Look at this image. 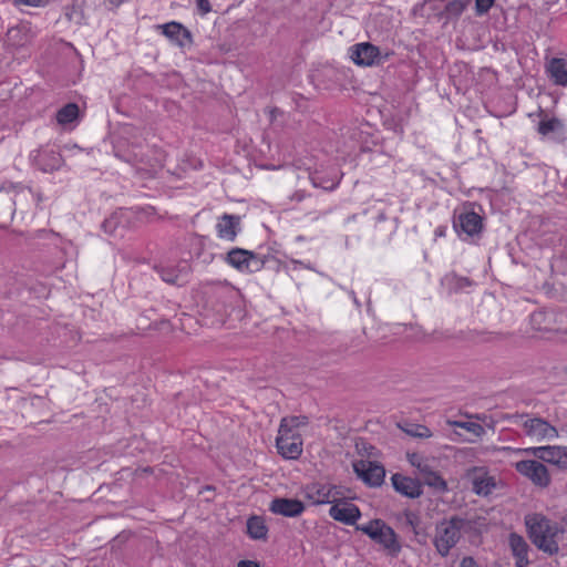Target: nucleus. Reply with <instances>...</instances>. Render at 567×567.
<instances>
[{
	"instance_id": "f257e3e1",
	"label": "nucleus",
	"mask_w": 567,
	"mask_h": 567,
	"mask_svg": "<svg viewBox=\"0 0 567 567\" xmlns=\"http://www.w3.org/2000/svg\"><path fill=\"white\" fill-rule=\"evenodd\" d=\"M526 526L535 546L549 555L558 553L559 547L556 538L560 530L556 524L543 515L533 514L526 517Z\"/></svg>"
},
{
	"instance_id": "f03ea898",
	"label": "nucleus",
	"mask_w": 567,
	"mask_h": 567,
	"mask_svg": "<svg viewBox=\"0 0 567 567\" xmlns=\"http://www.w3.org/2000/svg\"><path fill=\"white\" fill-rule=\"evenodd\" d=\"M464 524L462 518L452 517L436 525L434 545L442 556H446L460 540Z\"/></svg>"
},
{
	"instance_id": "7ed1b4c3",
	"label": "nucleus",
	"mask_w": 567,
	"mask_h": 567,
	"mask_svg": "<svg viewBox=\"0 0 567 567\" xmlns=\"http://www.w3.org/2000/svg\"><path fill=\"white\" fill-rule=\"evenodd\" d=\"M359 529L374 542L381 544L392 555H396L401 550L396 534L383 522L379 519L371 520L367 525L360 526Z\"/></svg>"
},
{
	"instance_id": "20e7f679",
	"label": "nucleus",
	"mask_w": 567,
	"mask_h": 567,
	"mask_svg": "<svg viewBox=\"0 0 567 567\" xmlns=\"http://www.w3.org/2000/svg\"><path fill=\"white\" fill-rule=\"evenodd\" d=\"M408 461L415 467L421 475L423 483L440 492L447 489V484L443 477L435 471L433 463L419 453H408Z\"/></svg>"
},
{
	"instance_id": "39448f33",
	"label": "nucleus",
	"mask_w": 567,
	"mask_h": 567,
	"mask_svg": "<svg viewBox=\"0 0 567 567\" xmlns=\"http://www.w3.org/2000/svg\"><path fill=\"white\" fill-rule=\"evenodd\" d=\"M464 477L471 483L472 491L478 496H488L497 486L496 477L485 466L466 470Z\"/></svg>"
},
{
	"instance_id": "423d86ee",
	"label": "nucleus",
	"mask_w": 567,
	"mask_h": 567,
	"mask_svg": "<svg viewBox=\"0 0 567 567\" xmlns=\"http://www.w3.org/2000/svg\"><path fill=\"white\" fill-rule=\"evenodd\" d=\"M353 471L370 487H379L384 482L385 468L378 462L369 460L355 461L353 462Z\"/></svg>"
},
{
	"instance_id": "0eeeda50",
	"label": "nucleus",
	"mask_w": 567,
	"mask_h": 567,
	"mask_svg": "<svg viewBox=\"0 0 567 567\" xmlns=\"http://www.w3.org/2000/svg\"><path fill=\"white\" fill-rule=\"evenodd\" d=\"M516 471L530 480L535 485L546 487L550 483V476L546 466L535 460H525L515 463Z\"/></svg>"
},
{
	"instance_id": "6e6552de",
	"label": "nucleus",
	"mask_w": 567,
	"mask_h": 567,
	"mask_svg": "<svg viewBox=\"0 0 567 567\" xmlns=\"http://www.w3.org/2000/svg\"><path fill=\"white\" fill-rule=\"evenodd\" d=\"M227 261L240 271H258L261 269L264 261L252 251L234 248L227 254Z\"/></svg>"
},
{
	"instance_id": "1a4fd4ad",
	"label": "nucleus",
	"mask_w": 567,
	"mask_h": 567,
	"mask_svg": "<svg viewBox=\"0 0 567 567\" xmlns=\"http://www.w3.org/2000/svg\"><path fill=\"white\" fill-rule=\"evenodd\" d=\"M279 454L285 458L296 460L302 453V440L299 433L280 432L276 439Z\"/></svg>"
},
{
	"instance_id": "9d476101",
	"label": "nucleus",
	"mask_w": 567,
	"mask_h": 567,
	"mask_svg": "<svg viewBox=\"0 0 567 567\" xmlns=\"http://www.w3.org/2000/svg\"><path fill=\"white\" fill-rule=\"evenodd\" d=\"M308 496L316 504H334L343 498L341 487L330 484H312L308 488Z\"/></svg>"
},
{
	"instance_id": "9b49d317",
	"label": "nucleus",
	"mask_w": 567,
	"mask_h": 567,
	"mask_svg": "<svg viewBox=\"0 0 567 567\" xmlns=\"http://www.w3.org/2000/svg\"><path fill=\"white\" fill-rule=\"evenodd\" d=\"M329 515L338 522L347 525H353L360 518V511L358 506L343 498L337 501L329 509Z\"/></svg>"
},
{
	"instance_id": "f8f14e48",
	"label": "nucleus",
	"mask_w": 567,
	"mask_h": 567,
	"mask_svg": "<svg viewBox=\"0 0 567 567\" xmlns=\"http://www.w3.org/2000/svg\"><path fill=\"white\" fill-rule=\"evenodd\" d=\"M523 429L526 435L536 440H551L557 437V430L539 417L526 419L523 422Z\"/></svg>"
},
{
	"instance_id": "ddd939ff",
	"label": "nucleus",
	"mask_w": 567,
	"mask_h": 567,
	"mask_svg": "<svg viewBox=\"0 0 567 567\" xmlns=\"http://www.w3.org/2000/svg\"><path fill=\"white\" fill-rule=\"evenodd\" d=\"M158 28L162 29V33L166 38H168L179 48H185L193 44V35L190 31L179 22L172 21L165 24H161Z\"/></svg>"
},
{
	"instance_id": "4468645a",
	"label": "nucleus",
	"mask_w": 567,
	"mask_h": 567,
	"mask_svg": "<svg viewBox=\"0 0 567 567\" xmlns=\"http://www.w3.org/2000/svg\"><path fill=\"white\" fill-rule=\"evenodd\" d=\"M380 50L369 42H362L351 48V59L357 65L371 66L379 62Z\"/></svg>"
},
{
	"instance_id": "2eb2a0df",
	"label": "nucleus",
	"mask_w": 567,
	"mask_h": 567,
	"mask_svg": "<svg viewBox=\"0 0 567 567\" xmlns=\"http://www.w3.org/2000/svg\"><path fill=\"white\" fill-rule=\"evenodd\" d=\"M305 505L296 498L277 497L269 505V511L285 517H298L305 512Z\"/></svg>"
},
{
	"instance_id": "dca6fc26",
	"label": "nucleus",
	"mask_w": 567,
	"mask_h": 567,
	"mask_svg": "<svg viewBox=\"0 0 567 567\" xmlns=\"http://www.w3.org/2000/svg\"><path fill=\"white\" fill-rule=\"evenodd\" d=\"M525 453H530L537 458L555 464L561 468L565 466V457L567 454V449L561 446H540V447H529L524 450Z\"/></svg>"
},
{
	"instance_id": "f3484780",
	"label": "nucleus",
	"mask_w": 567,
	"mask_h": 567,
	"mask_svg": "<svg viewBox=\"0 0 567 567\" xmlns=\"http://www.w3.org/2000/svg\"><path fill=\"white\" fill-rule=\"evenodd\" d=\"M393 488L409 498H417L422 495V486L417 480L395 473L391 477Z\"/></svg>"
},
{
	"instance_id": "a211bd4d",
	"label": "nucleus",
	"mask_w": 567,
	"mask_h": 567,
	"mask_svg": "<svg viewBox=\"0 0 567 567\" xmlns=\"http://www.w3.org/2000/svg\"><path fill=\"white\" fill-rule=\"evenodd\" d=\"M546 72L554 84L567 86V59L551 58L547 62Z\"/></svg>"
},
{
	"instance_id": "6ab92c4d",
	"label": "nucleus",
	"mask_w": 567,
	"mask_h": 567,
	"mask_svg": "<svg viewBox=\"0 0 567 567\" xmlns=\"http://www.w3.org/2000/svg\"><path fill=\"white\" fill-rule=\"evenodd\" d=\"M509 546L516 558L517 567H526L528 565L527 550L528 545L524 538L517 534H511Z\"/></svg>"
},
{
	"instance_id": "aec40b11",
	"label": "nucleus",
	"mask_w": 567,
	"mask_h": 567,
	"mask_svg": "<svg viewBox=\"0 0 567 567\" xmlns=\"http://www.w3.org/2000/svg\"><path fill=\"white\" fill-rule=\"evenodd\" d=\"M239 217L225 214L217 223V233L220 238L234 240L237 235Z\"/></svg>"
},
{
	"instance_id": "412c9836",
	"label": "nucleus",
	"mask_w": 567,
	"mask_h": 567,
	"mask_svg": "<svg viewBox=\"0 0 567 567\" xmlns=\"http://www.w3.org/2000/svg\"><path fill=\"white\" fill-rule=\"evenodd\" d=\"M461 229L470 236H473L482 229V218L474 212L463 213L458 216Z\"/></svg>"
},
{
	"instance_id": "4be33fe9",
	"label": "nucleus",
	"mask_w": 567,
	"mask_h": 567,
	"mask_svg": "<svg viewBox=\"0 0 567 567\" xmlns=\"http://www.w3.org/2000/svg\"><path fill=\"white\" fill-rule=\"evenodd\" d=\"M247 533L252 539H266L268 528L260 516H252L247 520Z\"/></svg>"
},
{
	"instance_id": "5701e85b",
	"label": "nucleus",
	"mask_w": 567,
	"mask_h": 567,
	"mask_svg": "<svg viewBox=\"0 0 567 567\" xmlns=\"http://www.w3.org/2000/svg\"><path fill=\"white\" fill-rule=\"evenodd\" d=\"M79 105L75 103H68L61 107L55 115L56 122L60 125H66L74 122L79 117Z\"/></svg>"
},
{
	"instance_id": "b1692460",
	"label": "nucleus",
	"mask_w": 567,
	"mask_h": 567,
	"mask_svg": "<svg viewBox=\"0 0 567 567\" xmlns=\"http://www.w3.org/2000/svg\"><path fill=\"white\" fill-rule=\"evenodd\" d=\"M537 131L544 136L549 133H561L564 131V123L557 117H548L545 115L539 121Z\"/></svg>"
},
{
	"instance_id": "393cba45",
	"label": "nucleus",
	"mask_w": 567,
	"mask_h": 567,
	"mask_svg": "<svg viewBox=\"0 0 567 567\" xmlns=\"http://www.w3.org/2000/svg\"><path fill=\"white\" fill-rule=\"evenodd\" d=\"M307 424L308 417L305 415L287 416L281 420L279 430L280 432L298 433L297 430Z\"/></svg>"
},
{
	"instance_id": "a878e982",
	"label": "nucleus",
	"mask_w": 567,
	"mask_h": 567,
	"mask_svg": "<svg viewBox=\"0 0 567 567\" xmlns=\"http://www.w3.org/2000/svg\"><path fill=\"white\" fill-rule=\"evenodd\" d=\"M470 0H449L444 8V13L449 18H458L466 9Z\"/></svg>"
},
{
	"instance_id": "bb28decb",
	"label": "nucleus",
	"mask_w": 567,
	"mask_h": 567,
	"mask_svg": "<svg viewBox=\"0 0 567 567\" xmlns=\"http://www.w3.org/2000/svg\"><path fill=\"white\" fill-rule=\"evenodd\" d=\"M450 424L453 426L464 429L477 437L482 436L485 433L484 427L480 423H476V422L453 421V422H450Z\"/></svg>"
},
{
	"instance_id": "cd10ccee",
	"label": "nucleus",
	"mask_w": 567,
	"mask_h": 567,
	"mask_svg": "<svg viewBox=\"0 0 567 567\" xmlns=\"http://www.w3.org/2000/svg\"><path fill=\"white\" fill-rule=\"evenodd\" d=\"M406 434L413 437L429 439L432 436V432L429 427L421 424H412L404 430Z\"/></svg>"
},
{
	"instance_id": "c85d7f7f",
	"label": "nucleus",
	"mask_w": 567,
	"mask_h": 567,
	"mask_svg": "<svg viewBox=\"0 0 567 567\" xmlns=\"http://www.w3.org/2000/svg\"><path fill=\"white\" fill-rule=\"evenodd\" d=\"M404 523L410 526L415 534H419L420 517L413 512L404 513Z\"/></svg>"
},
{
	"instance_id": "c756f323",
	"label": "nucleus",
	"mask_w": 567,
	"mask_h": 567,
	"mask_svg": "<svg viewBox=\"0 0 567 567\" xmlns=\"http://www.w3.org/2000/svg\"><path fill=\"white\" fill-rule=\"evenodd\" d=\"M495 0H475V11L477 16H483L489 11Z\"/></svg>"
},
{
	"instance_id": "7c9ffc66",
	"label": "nucleus",
	"mask_w": 567,
	"mask_h": 567,
	"mask_svg": "<svg viewBox=\"0 0 567 567\" xmlns=\"http://www.w3.org/2000/svg\"><path fill=\"white\" fill-rule=\"evenodd\" d=\"M179 276L181 274H175L174 271H163L162 272V278L164 281L168 282V284H177L178 282V279H179Z\"/></svg>"
},
{
	"instance_id": "2f4dec72",
	"label": "nucleus",
	"mask_w": 567,
	"mask_h": 567,
	"mask_svg": "<svg viewBox=\"0 0 567 567\" xmlns=\"http://www.w3.org/2000/svg\"><path fill=\"white\" fill-rule=\"evenodd\" d=\"M197 9L202 14H207L212 11L209 0H196Z\"/></svg>"
},
{
	"instance_id": "473e14b6",
	"label": "nucleus",
	"mask_w": 567,
	"mask_h": 567,
	"mask_svg": "<svg viewBox=\"0 0 567 567\" xmlns=\"http://www.w3.org/2000/svg\"><path fill=\"white\" fill-rule=\"evenodd\" d=\"M266 112L268 113L271 123H274L278 116L284 115V112L276 106L267 109Z\"/></svg>"
},
{
	"instance_id": "72a5a7b5",
	"label": "nucleus",
	"mask_w": 567,
	"mask_h": 567,
	"mask_svg": "<svg viewBox=\"0 0 567 567\" xmlns=\"http://www.w3.org/2000/svg\"><path fill=\"white\" fill-rule=\"evenodd\" d=\"M47 0H14V3L17 4H24V6H32V7H40L45 3Z\"/></svg>"
},
{
	"instance_id": "f704fd0d",
	"label": "nucleus",
	"mask_w": 567,
	"mask_h": 567,
	"mask_svg": "<svg viewBox=\"0 0 567 567\" xmlns=\"http://www.w3.org/2000/svg\"><path fill=\"white\" fill-rule=\"evenodd\" d=\"M60 165H61V157H60V155H58V156H54L52 158V163L51 164H44V169L45 171H53V169L59 168Z\"/></svg>"
},
{
	"instance_id": "c9c22d12",
	"label": "nucleus",
	"mask_w": 567,
	"mask_h": 567,
	"mask_svg": "<svg viewBox=\"0 0 567 567\" xmlns=\"http://www.w3.org/2000/svg\"><path fill=\"white\" fill-rule=\"evenodd\" d=\"M460 567H478V565L472 557H465L462 559Z\"/></svg>"
},
{
	"instance_id": "e433bc0d",
	"label": "nucleus",
	"mask_w": 567,
	"mask_h": 567,
	"mask_svg": "<svg viewBox=\"0 0 567 567\" xmlns=\"http://www.w3.org/2000/svg\"><path fill=\"white\" fill-rule=\"evenodd\" d=\"M238 567H259V565L255 561H251V560H241L239 564H238Z\"/></svg>"
},
{
	"instance_id": "4c0bfd02",
	"label": "nucleus",
	"mask_w": 567,
	"mask_h": 567,
	"mask_svg": "<svg viewBox=\"0 0 567 567\" xmlns=\"http://www.w3.org/2000/svg\"><path fill=\"white\" fill-rule=\"evenodd\" d=\"M563 523H564L565 527H567V513L563 517Z\"/></svg>"
},
{
	"instance_id": "58836bf2",
	"label": "nucleus",
	"mask_w": 567,
	"mask_h": 567,
	"mask_svg": "<svg viewBox=\"0 0 567 567\" xmlns=\"http://www.w3.org/2000/svg\"><path fill=\"white\" fill-rule=\"evenodd\" d=\"M463 281H464L465 285L470 284L467 279H463Z\"/></svg>"
}]
</instances>
